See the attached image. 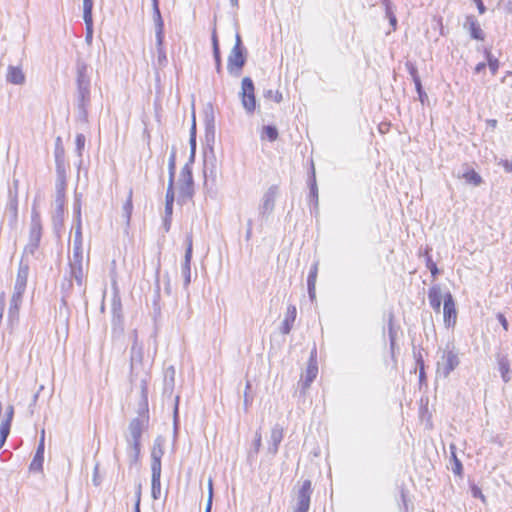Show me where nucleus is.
Instances as JSON below:
<instances>
[{
	"label": "nucleus",
	"instance_id": "nucleus-1",
	"mask_svg": "<svg viewBox=\"0 0 512 512\" xmlns=\"http://www.w3.org/2000/svg\"><path fill=\"white\" fill-rule=\"evenodd\" d=\"M254 91L255 88L252 80L248 77H245L242 80L241 102L249 113H253L256 109V98Z\"/></svg>",
	"mask_w": 512,
	"mask_h": 512
},
{
	"label": "nucleus",
	"instance_id": "nucleus-2",
	"mask_svg": "<svg viewBox=\"0 0 512 512\" xmlns=\"http://www.w3.org/2000/svg\"><path fill=\"white\" fill-rule=\"evenodd\" d=\"M245 64V56L243 54L241 45H240V39H237V43L233 47L229 57H228V64L227 68L230 73L239 74L242 67Z\"/></svg>",
	"mask_w": 512,
	"mask_h": 512
},
{
	"label": "nucleus",
	"instance_id": "nucleus-3",
	"mask_svg": "<svg viewBox=\"0 0 512 512\" xmlns=\"http://www.w3.org/2000/svg\"><path fill=\"white\" fill-rule=\"evenodd\" d=\"M443 320L445 326L448 328H454L456 325L457 310L453 296L450 292L444 295Z\"/></svg>",
	"mask_w": 512,
	"mask_h": 512
},
{
	"label": "nucleus",
	"instance_id": "nucleus-4",
	"mask_svg": "<svg viewBox=\"0 0 512 512\" xmlns=\"http://www.w3.org/2000/svg\"><path fill=\"white\" fill-rule=\"evenodd\" d=\"M459 365V358L455 351L446 350L442 355V361L439 363V370L447 377Z\"/></svg>",
	"mask_w": 512,
	"mask_h": 512
},
{
	"label": "nucleus",
	"instance_id": "nucleus-5",
	"mask_svg": "<svg viewBox=\"0 0 512 512\" xmlns=\"http://www.w3.org/2000/svg\"><path fill=\"white\" fill-rule=\"evenodd\" d=\"M312 493V483L310 480H304L296 494L297 508L309 509L310 497Z\"/></svg>",
	"mask_w": 512,
	"mask_h": 512
},
{
	"label": "nucleus",
	"instance_id": "nucleus-6",
	"mask_svg": "<svg viewBox=\"0 0 512 512\" xmlns=\"http://www.w3.org/2000/svg\"><path fill=\"white\" fill-rule=\"evenodd\" d=\"M14 409L12 406L7 408L5 416L0 424V449L3 447L11 428V422L13 419Z\"/></svg>",
	"mask_w": 512,
	"mask_h": 512
},
{
	"label": "nucleus",
	"instance_id": "nucleus-7",
	"mask_svg": "<svg viewBox=\"0 0 512 512\" xmlns=\"http://www.w3.org/2000/svg\"><path fill=\"white\" fill-rule=\"evenodd\" d=\"M470 35L473 39L483 41L485 38L484 32L480 27V24L474 16H467L466 18Z\"/></svg>",
	"mask_w": 512,
	"mask_h": 512
},
{
	"label": "nucleus",
	"instance_id": "nucleus-8",
	"mask_svg": "<svg viewBox=\"0 0 512 512\" xmlns=\"http://www.w3.org/2000/svg\"><path fill=\"white\" fill-rule=\"evenodd\" d=\"M428 299L434 311L439 312L441 308V289L438 285L432 286L428 291Z\"/></svg>",
	"mask_w": 512,
	"mask_h": 512
},
{
	"label": "nucleus",
	"instance_id": "nucleus-9",
	"mask_svg": "<svg viewBox=\"0 0 512 512\" xmlns=\"http://www.w3.org/2000/svg\"><path fill=\"white\" fill-rule=\"evenodd\" d=\"M7 80L12 84H23L25 81V75L20 68L9 67L7 72Z\"/></svg>",
	"mask_w": 512,
	"mask_h": 512
},
{
	"label": "nucleus",
	"instance_id": "nucleus-10",
	"mask_svg": "<svg viewBox=\"0 0 512 512\" xmlns=\"http://www.w3.org/2000/svg\"><path fill=\"white\" fill-rule=\"evenodd\" d=\"M28 278V267L20 266L17 272L15 290L25 291Z\"/></svg>",
	"mask_w": 512,
	"mask_h": 512
},
{
	"label": "nucleus",
	"instance_id": "nucleus-11",
	"mask_svg": "<svg viewBox=\"0 0 512 512\" xmlns=\"http://www.w3.org/2000/svg\"><path fill=\"white\" fill-rule=\"evenodd\" d=\"M279 133L275 126L273 125H265L262 127L260 131L261 140H267L269 142H274L278 139Z\"/></svg>",
	"mask_w": 512,
	"mask_h": 512
},
{
	"label": "nucleus",
	"instance_id": "nucleus-12",
	"mask_svg": "<svg viewBox=\"0 0 512 512\" xmlns=\"http://www.w3.org/2000/svg\"><path fill=\"white\" fill-rule=\"evenodd\" d=\"M462 178L466 183L471 184L473 186H479L483 180L482 177L476 172L474 169H467L463 174Z\"/></svg>",
	"mask_w": 512,
	"mask_h": 512
},
{
	"label": "nucleus",
	"instance_id": "nucleus-13",
	"mask_svg": "<svg viewBox=\"0 0 512 512\" xmlns=\"http://www.w3.org/2000/svg\"><path fill=\"white\" fill-rule=\"evenodd\" d=\"M484 55L487 60V66L489 67L491 74L496 75L500 67V62L498 58H496L489 49H485Z\"/></svg>",
	"mask_w": 512,
	"mask_h": 512
},
{
	"label": "nucleus",
	"instance_id": "nucleus-14",
	"mask_svg": "<svg viewBox=\"0 0 512 512\" xmlns=\"http://www.w3.org/2000/svg\"><path fill=\"white\" fill-rule=\"evenodd\" d=\"M92 7H93V1L92 0H83V10H84V21L87 25V29L89 34L91 33V27H92Z\"/></svg>",
	"mask_w": 512,
	"mask_h": 512
},
{
	"label": "nucleus",
	"instance_id": "nucleus-15",
	"mask_svg": "<svg viewBox=\"0 0 512 512\" xmlns=\"http://www.w3.org/2000/svg\"><path fill=\"white\" fill-rule=\"evenodd\" d=\"M173 202H174V187H173V179L171 177L170 181H169L168 188H167V192H166V205H165L166 213L169 216L172 214Z\"/></svg>",
	"mask_w": 512,
	"mask_h": 512
},
{
	"label": "nucleus",
	"instance_id": "nucleus-16",
	"mask_svg": "<svg viewBox=\"0 0 512 512\" xmlns=\"http://www.w3.org/2000/svg\"><path fill=\"white\" fill-rule=\"evenodd\" d=\"M212 45H213V54L216 61V68L217 71L220 72L221 70V56H220V49H219V43H218V37L216 29H213L212 32Z\"/></svg>",
	"mask_w": 512,
	"mask_h": 512
},
{
	"label": "nucleus",
	"instance_id": "nucleus-17",
	"mask_svg": "<svg viewBox=\"0 0 512 512\" xmlns=\"http://www.w3.org/2000/svg\"><path fill=\"white\" fill-rule=\"evenodd\" d=\"M160 474V464L154 465L152 473V493L154 498H157L156 492L160 491Z\"/></svg>",
	"mask_w": 512,
	"mask_h": 512
},
{
	"label": "nucleus",
	"instance_id": "nucleus-18",
	"mask_svg": "<svg viewBox=\"0 0 512 512\" xmlns=\"http://www.w3.org/2000/svg\"><path fill=\"white\" fill-rule=\"evenodd\" d=\"M193 195L192 176L188 174L185 183L181 186L180 196L182 199H190Z\"/></svg>",
	"mask_w": 512,
	"mask_h": 512
},
{
	"label": "nucleus",
	"instance_id": "nucleus-19",
	"mask_svg": "<svg viewBox=\"0 0 512 512\" xmlns=\"http://www.w3.org/2000/svg\"><path fill=\"white\" fill-rule=\"evenodd\" d=\"M295 318H296V307L291 305L287 308V314H286V318L284 320V328H283L284 333H289V331L291 329V325L295 321Z\"/></svg>",
	"mask_w": 512,
	"mask_h": 512
},
{
	"label": "nucleus",
	"instance_id": "nucleus-20",
	"mask_svg": "<svg viewBox=\"0 0 512 512\" xmlns=\"http://www.w3.org/2000/svg\"><path fill=\"white\" fill-rule=\"evenodd\" d=\"M24 291L15 290L10 302V312L17 314L22 301Z\"/></svg>",
	"mask_w": 512,
	"mask_h": 512
},
{
	"label": "nucleus",
	"instance_id": "nucleus-21",
	"mask_svg": "<svg viewBox=\"0 0 512 512\" xmlns=\"http://www.w3.org/2000/svg\"><path fill=\"white\" fill-rule=\"evenodd\" d=\"M152 4H153L154 13L157 16V18L159 19V29L157 32V39H158V44L161 46L162 39H163V32H162L163 23L161 20V15H160V10H159V2H158V0H152Z\"/></svg>",
	"mask_w": 512,
	"mask_h": 512
},
{
	"label": "nucleus",
	"instance_id": "nucleus-22",
	"mask_svg": "<svg viewBox=\"0 0 512 512\" xmlns=\"http://www.w3.org/2000/svg\"><path fill=\"white\" fill-rule=\"evenodd\" d=\"M424 255L426 258V267L430 270L433 279H435L439 274L437 264L433 261L428 249L425 250Z\"/></svg>",
	"mask_w": 512,
	"mask_h": 512
},
{
	"label": "nucleus",
	"instance_id": "nucleus-23",
	"mask_svg": "<svg viewBox=\"0 0 512 512\" xmlns=\"http://www.w3.org/2000/svg\"><path fill=\"white\" fill-rule=\"evenodd\" d=\"M187 247H186V253H185V268L189 271L190 270V262L192 259V249H193V241L192 236L188 235L187 239Z\"/></svg>",
	"mask_w": 512,
	"mask_h": 512
},
{
	"label": "nucleus",
	"instance_id": "nucleus-24",
	"mask_svg": "<svg viewBox=\"0 0 512 512\" xmlns=\"http://www.w3.org/2000/svg\"><path fill=\"white\" fill-rule=\"evenodd\" d=\"M499 365V371L501 373V376L505 382H508L510 380L509 377V371H510V365L507 359H501L498 363Z\"/></svg>",
	"mask_w": 512,
	"mask_h": 512
},
{
	"label": "nucleus",
	"instance_id": "nucleus-25",
	"mask_svg": "<svg viewBox=\"0 0 512 512\" xmlns=\"http://www.w3.org/2000/svg\"><path fill=\"white\" fill-rule=\"evenodd\" d=\"M42 461H43V443L40 444L37 453L30 465L31 469L37 468L41 469L42 467Z\"/></svg>",
	"mask_w": 512,
	"mask_h": 512
},
{
	"label": "nucleus",
	"instance_id": "nucleus-26",
	"mask_svg": "<svg viewBox=\"0 0 512 512\" xmlns=\"http://www.w3.org/2000/svg\"><path fill=\"white\" fill-rule=\"evenodd\" d=\"M406 68H407L410 76L412 77L414 84L418 85L419 81H421V80H420V76L418 74V70H417L416 66L413 63L408 62V63H406Z\"/></svg>",
	"mask_w": 512,
	"mask_h": 512
},
{
	"label": "nucleus",
	"instance_id": "nucleus-27",
	"mask_svg": "<svg viewBox=\"0 0 512 512\" xmlns=\"http://www.w3.org/2000/svg\"><path fill=\"white\" fill-rule=\"evenodd\" d=\"M316 375H317L316 365H314V364L309 365L307 368V371H306V381L308 383L313 381V379L316 377Z\"/></svg>",
	"mask_w": 512,
	"mask_h": 512
},
{
	"label": "nucleus",
	"instance_id": "nucleus-28",
	"mask_svg": "<svg viewBox=\"0 0 512 512\" xmlns=\"http://www.w3.org/2000/svg\"><path fill=\"white\" fill-rule=\"evenodd\" d=\"M471 491L474 498H479L483 503H486V497L478 486H472Z\"/></svg>",
	"mask_w": 512,
	"mask_h": 512
},
{
	"label": "nucleus",
	"instance_id": "nucleus-29",
	"mask_svg": "<svg viewBox=\"0 0 512 512\" xmlns=\"http://www.w3.org/2000/svg\"><path fill=\"white\" fill-rule=\"evenodd\" d=\"M140 502H141V485H138L135 491V512H140Z\"/></svg>",
	"mask_w": 512,
	"mask_h": 512
},
{
	"label": "nucleus",
	"instance_id": "nucleus-30",
	"mask_svg": "<svg viewBox=\"0 0 512 512\" xmlns=\"http://www.w3.org/2000/svg\"><path fill=\"white\" fill-rule=\"evenodd\" d=\"M271 435H272V438L274 439V441L276 442V444H278L282 440L283 429L275 428L272 430Z\"/></svg>",
	"mask_w": 512,
	"mask_h": 512
},
{
	"label": "nucleus",
	"instance_id": "nucleus-31",
	"mask_svg": "<svg viewBox=\"0 0 512 512\" xmlns=\"http://www.w3.org/2000/svg\"><path fill=\"white\" fill-rule=\"evenodd\" d=\"M416 91L419 96V100L423 104L427 99V94L423 91L421 81H419L418 85H415Z\"/></svg>",
	"mask_w": 512,
	"mask_h": 512
},
{
	"label": "nucleus",
	"instance_id": "nucleus-32",
	"mask_svg": "<svg viewBox=\"0 0 512 512\" xmlns=\"http://www.w3.org/2000/svg\"><path fill=\"white\" fill-rule=\"evenodd\" d=\"M418 364L420 366L419 379H420V382H422L426 379V375H425V370H424V362L421 358L418 359Z\"/></svg>",
	"mask_w": 512,
	"mask_h": 512
},
{
	"label": "nucleus",
	"instance_id": "nucleus-33",
	"mask_svg": "<svg viewBox=\"0 0 512 512\" xmlns=\"http://www.w3.org/2000/svg\"><path fill=\"white\" fill-rule=\"evenodd\" d=\"M208 489H209V500H208V507H207L206 512H210L211 500H212V494H213V481L211 478L208 481Z\"/></svg>",
	"mask_w": 512,
	"mask_h": 512
},
{
	"label": "nucleus",
	"instance_id": "nucleus-34",
	"mask_svg": "<svg viewBox=\"0 0 512 512\" xmlns=\"http://www.w3.org/2000/svg\"><path fill=\"white\" fill-rule=\"evenodd\" d=\"M387 16L389 18V22L392 26V29L395 31L396 28H397V19H396V16L391 12V11H388L387 12Z\"/></svg>",
	"mask_w": 512,
	"mask_h": 512
},
{
	"label": "nucleus",
	"instance_id": "nucleus-35",
	"mask_svg": "<svg viewBox=\"0 0 512 512\" xmlns=\"http://www.w3.org/2000/svg\"><path fill=\"white\" fill-rule=\"evenodd\" d=\"M497 319L499 320V322L501 323L503 329L505 331H508V321L506 319V317L502 314V313H499L497 315Z\"/></svg>",
	"mask_w": 512,
	"mask_h": 512
},
{
	"label": "nucleus",
	"instance_id": "nucleus-36",
	"mask_svg": "<svg viewBox=\"0 0 512 512\" xmlns=\"http://www.w3.org/2000/svg\"><path fill=\"white\" fill-rule=\"evenodd\" d=\"M76 144H77L79 150L83 149L84 144H85V137H84V135L78 134L76 136Z\"/></svg>",
	"mask_w": 512,
	"mask_h": 512
},
{
	"label": "nucleus",
	"instance_id": "nucleus-37",
	"mask_svg": "<svg viewBox=\"0 0 512 512\" xmlns=\"http://www.w3.org/2000/svg\"><path fill=\"white\" fill-rule=\"evenodd\" d=\"M477 6L479 14H484L486 12V7L482 0H473Z\"/></svg>",
	"mask_w": 512,
	"mask_h": 512
},
{
	"label": "nucleus",
	"instance_id": "nucleus-38",
	"mask_svg": "<svg viewBox=\"0 0 512 512\" xmlns=\"http://www.w3.org/2000/svg\"><path fill=\"white\" fill-rule=\"evenodd\" d=\"M486 66H487V63H485V62L478 63L474 68V73L480 74L481 72H483L485 70Z\"/></svg>",
	"mask_w": 512,
	"mask_h": 512
},
{
	"label": "nucleus",
	"instance_id": "nucleus-39",
	"mask_svg": "<svg viewBox=\"0 0 512 512\" xmlns=\"http://www.w3.org/2000/svg\"><path fill=\"white\" fill-rule=\"evenodd\" d=\"M4 306H5V295H4V293H2L0 296V318H2Z\"/></svg>",
	"mask_w": 512,
	"mask_h": 512
},
{
	"label": "nucleus",
	"instance_id": "nucleus-40",
	"mask_svg": "<svg viewBox=\"0 0 512 512\" xmlns=\"http://www.w3.org/2000/svg\"><path fill=\"white\" fill-rule=\"evenodd\" d=\"M264 206H265L266 209H271L272 208V206H273V196L272 195H270L266 199Z\"/></svg>",
	"mask_w": 512,
	"mask_h": 512
},
{
	"label": "nucleus",
	"instance_id": "nucleus-41",
	"mask_svg": "<svg viewBox=\"0 0 512 512\" xmlns=\"http://www.w3.org/2000/svg\"><path fill=\"white\" fill-rule=\"evenodd\" d=\"M503 167H504L506 172L512 173V162L504 161L503 162Z\"/></svg>",
	"mask_w": 512,
	"mask_h": 512
},
{
	"label": "nucleus",
	"instance_id": "nucleus-42",
	"mask_svg": "<svg viewBox=\"0 0 512 512\" xmlns=\"http://www.w3.org/2000/svg\"><path fill=\"white\" fill-rule=\"evenodd\" d=\"M126 208L131 211L132 209V192H130L129 197L126 202Z\"/></svg>",
	"mask_w": 512,
	"mask_h": 512
},
{
	"label": "nucleus",
	"instance_id": "nucleus-43",
	"mask_svg": "<svg viewBox=\"0 0 512 512\" xmlns=\"http://www.w3.org/2000/svg\"><path fill=\"white\" fill-rule=\"evenodd\" d=\"M255 445H256V450H259V448L261 446V435L259 433L257 434V438L255 440Z\"/></svg>",
	"mask_w": 512,
	"mask_h": 512
},
{
	"label": "nucleus",
	"instance_id": "nucleus-44",
	"mask_svg": "<svg viewBox=\"0 0 512 512\" xmlns=\"http://www.w3.org/2000/svg\"><path fill=\"white\" fill-rule=\"evenodd\" d=\"M273 97L276 102H280L282 100V94L279 91H276Z\"/></svg>",
	"mask_w": 512,
	"mask_h": 512
},
{
	"label": "nucleus",
	"instance_id": "nucleus-45",
	"mask_svg": "<svg viewBox=\"0 0 512 512\" xmlns=\"http://www.w3.org/2000/svg\"><path fill=\"white\" fill-rule=\"evenodd\" d=\"M487 124L492 127V128H495L497 126V120L495 119H489L487 120Z\"/></svg>",
	"mask_w": 512,
	"mask_h": 512
},
{
	"label": "nucleus",
	"instance_id": "nucleus-46",
	"mask_svg": "<svg viewBox=\"0 0 512 512\" xmlns=\"http://www.w3.org/2000/svg\"><path fill=\"white\" fill-rule=\"evenodd\" d=\"M315 277H316V273H313L312 275L309 276V279H308L309 286L314 285Z\"/></svg>",
	"mask_w": 512,
	"mask_h": 512
},
{
	"label": "nucleus",
	"instance_id": "nucleus-47",
	"mask_svg": "<svg viewBox=\"0 0 512 512\" xmlns=\"http://www.w3.org/2000/svg\"><path fill=\"white\" fill-rule=\"evenodd\" d=\"M309 509H304V508H295L294 512H308Z\"/></svg>",
	"mask_w": 512,
	"mask_h": 512
},
{
	"label": "nucleus",
	"instance_id": "nucleus-48",
	"mask_svg": "<svg viewBox=\"0 0 512 512\" xmlns=\"http://www.w3.org/2000/svg\"><path fill=\"white\" fill-rule=\"evenodd\" d=\"M460 469H461V465L459 462H457V467H456L457 473H460Z\"/></svg>",
	"mask_w": 512,
	"mask_h": 512
},
{
	"label": "nucleus",
	"instance_id": "nucleus-49",
	"mask_svg": "<svg viewBox=\"0 0 512 512\" xmlns=\"http://www.w3.org/2000/svg\"><path fill=\"white\" fill-rule=\"evenodd\" d=\"M2 412H3V405H2V403L0 402V416L2 415Z\"/></svg>",
	"mask_w": 512,
	"mask_h": 512
},
{
	"label": "nucleus",
	"instance_id": "nucleus-50",
	"mask_svg": "<svg viewBox=\"0 0 512 512\" xmlns=\"http://www.w3.org/2000/svg\"><path fill=\"white\" fill-rule=\"evenodd\" d=\"M510 75L512 76V72L510 73Z\"/></svg>",
	"mask_w": 512,
	"mask_h": 512
}]
</instances>
